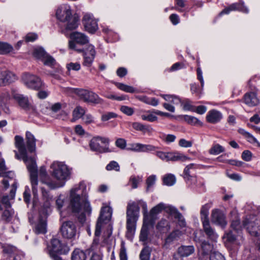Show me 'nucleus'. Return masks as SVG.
<instances>
[{
	"label": "nucleus",
	"instance_id": "e2e57ef3",
	"mask_svg": "<svg viewBox=\"0 0 260 260\" xmlns=\"http://www.w3.org/2000/svg\"><path fill=\"white\" fill-rule=\"evenodd\" d=\"M141 118L143 120H147L150 122H153L157 119V117L153 114H149L148 115H142Z\"/></svg>",
	"mask_w": 260,
	"mask_h": 260
},
{
	"label": "nucleus",
	"instance_id": "cd10ccee",
	"mask_svg": "<svg viewBox=\"0 0 260 260\" xmlns=\"http://www.w3.org/2000/svg\"><path fill=\"white\" fill-rule=\"evenodd\" d=\"M37 234H45L47 232V221L46 217H40L35 228Z\"/></svg>",
	"mask_w": 260,
	"mask_h": 260
},
{
	"label": "nucleus",
	"instance_id": "4d7b16f0",
	"mask_svg": "<svg viewBox=\"0 0 260 260\" xmlns=\"http://www.w3.org/2000/svg\"><path fill=\"white\" fill-rule=\"evenodd\" d=\"M194 164H190L187 165L184 170V178L185 179L189 180L191 176L190 175V170L195 168Z\"/></svg>",
	"mask_w": 260,
	"mask_h": 260
},
{
	"label": "nucleus",
	"instance_id": "4be33fe9",
	"mask_svg": "<svg viewBox=\"0 0 260 260\" xmlns=\"http://www.w3.org/2000/svg\"><path fill=\"white\" fill-rule=\"evenodd\" d=\"M156 147L152 145H146L141 143H136L132 145L131 148H127L128 150L137 152H148L155 151Z\"/></svg>",
	"mask_w": 260,
	"mask_h": 260
},
{
	"label": "nucleus",
	"instance_id": "13d9d810",
	"mask_svg": "<svg viewBox=\"0 0 260 260\" xmlns=\"http://www.w3.org/2000/svg\"><path fill=\"white\" fill-rule=\"evenodd\" d=\"M94 56L88 55L87 54V52H84V60L83 64L84 66L89 67L91 64V63L94 59Z\"/></svg>",
	"mask_w": 260,
	"mask_h": 260
},
{
	"label": "nucleus",
	"instance_id": "4c0bfd02",
	"mask_svg": "<svg viewBox=\"0 0 260 260\" xmlns=\"http://www.w3.org/2000/svg\"><path fill=\"white\" fill-rule=\"evenodd\" d=\"M115 84L117 88L125 92L128 93H134L136 91V90L131 86L118 82H116Z\"/></svg>",
	"mask_w": 260,
	"mask_h": 260
},
{
	"label": "nucleus",
	"instance_id": "0e129e2a",
	"mask_svg": "<svg viewBox=\"0 0 260 260\" xmlns=\"http://www.w3.org/2000/svg\"><path fill=\"white\" fill-rule=\"evenodd\" d=\"M117 115L113 112H108L102 116L101 119L103 121H108L109 119L116 117Z\"/></svg>",
	"mask_w": 260,
	"mask_h": 260
},
{
	"label": "nucleus",
	"instance_id": "58836bf2",
	"mask_svg": "<svg viewBox=\"0 0 260 260\" xmlns=\"http://www.w3.org/2000/svg\"><path fill=\"white\" fill-rule=\"evenodd\" d=\"M151 249L148 246L145 247L140 254V260H150Z\"/></svg>",
	"mask_w": 260,
	"mask_h": 260
},
{
	"label": "nucleus",
	"instance_id": "2f4dec72",
	"mask_svg": "<svg viewBox=\"0 0 260 260\" xmlns=\"http://www.w3.org/2000/svg\"><path fill=\"white\" fill-rule=\"evenodd\" d=\"M85 110L81 106H77L73 111V118L71 119L72 122H75L80 118H82L85 114Z\"/></svg>",
	"mask_w": 260,
	"mask_h": 260
},
{
	"label": "nucleus",
	"instance_id": "a18cd8bd",
	"mask_svg": "<svg viewBox=\"0 0 260 260\" xmlns=\"http://www.w3.org/2000/svg\"><path fill=\"white\" fill-rule=\"evenodd\" d=\"M149 225H144L143 223L139 237L140 241L144 242L147 240L148 233V226Z\"/></svg>",
	"mask_w": 260,
	"mask_h": 260
},
{
	"label": "nucleus",
	"instance_id": "37998d69",
	"mask_svg": "<svg viewBox=\"0 0 260 260\" xmlns=\"http://www.w3.org/2000/svg\"><path fill=\"white\" fill-rule=\"evenodd\" d=\"M46 54H47L46 52L42 48H35L33 52L34 56L38 59H40L41 60L44 58Z\"/></svg>",
	"mask_w": 260,
	"mask_h": 260
},
{
	"label": "nucleus",
	"instance_id": "c756f323",
	"mask_svg": "<svg viewBox=\"0 0 260 260\" xmlns=\"http://www.w3.org/2000/svg\"><path fill=\"white\" fill-rule=\"evenodd\" d=\"M78 17L75 15H71L66 21L67 25L66 28L68 30H73L76 29L78 26Z\"/></svg>",
	"mask_w": 260,
	"mask_h": 260
},
{
	"label": "nucleus",
	"instance_id": "423d86ee",
	"mask_svg": "<svg viewBox=\"0 0 260 260\" xmlns=\"http://www.w3.org/2000/svg\"><path fill=\"white\" fill-rule=\"evenodd\" d=\"M110 139L107 137L96 136L90 141L89 146L91 151L99 153L111 152L109 147Z\"/></svg>",
	"mask_w": 260,
	"mask_h": 260
},
{
	"label": "nucleus",
	"instance_id": "9b49d317",
	"mask_svg": "<svg viewBox=\"0 0 260 260\" xmlns=\"http://www.w3.org/2000/svg\"><path fill=\"white\" fill-rule=\"evenodd\" d=\"M51 243V246L48 248V253L51 257L53 255H57V254H66L69 251V247L58 239H52Z\"/></svg>",
	"mask_w": 260,
	"mask_h": 260
},
{
	"label": "nucleus",
	"instance_id": "f704fd0d",
	"mask_svg": "<svg viewBox=\"0 0 260 260\" xmlns=\"http://www.w3.org/2000/svg\"><path fill=\"white\" fill-rule=\"evenodd\" d=\"M209 208L210 207L208 204H205L202 207L200 213L202 223H204L205 221H209L208 219Z\"/></svg>",
	"mask_w": 260,
	"mask_h": 260
},
{
	"label": "nucleus",
	"instance_id": "c9c22d12",
	"mask_svg": "<svg viewBox=\"0 0 260 260\" xmlns=\"http://www.w3.org/2000/svg\"><path fill=\"white\" fill-rule=\"evenodd\" d=\"M85 253L82 250L77 249L72 253V260H86Z\"/></svg>",
	"mask_w": 260,
	"mask_h": 260
},
{
	"label": "nucleus",
	"instance_id": "5701e85b",
	"mask_svg": "<svg viewBox=\"0 0 260 260\" xmlns=\"http://www.w3.org/2000/svg\"><path fill=\"white\" fill-rule=\"evenodd\" d=\"M202 224L203 230L208 238L213 241H216L218 238V235L215 232L214 230L211 226L210 222L205 221L204 223H202Z\"/></svg>",
	"mask_w": 260,
	"mask_h": 260
},
{
	"label": "nucleus",
	"instance_id": "864d4df0",
	"mask_svg": "<svg viewBox=\"0 0 260 260\" xmlns=\"http://www.w3.org/2000/svg\"><path fill=\"white\" fill-rule=\"evenodd\" d=\"M45 65L52 67L55 63V61L51 56L46 54L42 60Z\"/></svg>",
	"mask_w": 260,
	"mask_h": 260
},
{
	"label": "nucleus",
	"instance_id": "79ce46f5",
	"mask_svg": "<svg viewBox=\"0 0 260 260\" xmlns=\"http://www.w3.org/2000/svg\"><path fill=\"white\" fill-rule=\"evenodd\" d=\"M39 176L43 183L46 184L49 187H50V186H52V183L47 182L44 180V179L48 176L46 168L44 167H41L40 168L39 170Z\"/></svg>",
	"mask_w": 260,
	"mask_h": 260
},
{
	"label": "nucleus",
	"instance_id": "20e7f679",
	"mask_svg": "<svg viewBox=\"0 0 260 260\" xmlns=\"http://www.w3.org/2000/svg\"><path fill=\"white\" fill-rule=\"evenodd\" d=\"M111 216V212L108 207H104L101 209L100 216L99 217L95 226V236L96 237L89 248L91 251H97L100 249L99 239L98 237L100 235L103 223L106 221L109 220Z\"/></svg>",
	"mask_w": 260,
	"mask_h": 260
},
{
	"label": "nucleus",
	"instance_id": "8fccbe9b",
	"mask_svg": "<svg viewBox=\"0 0 260 260\" xmlns=\"http://www.w3.org/2000/svg\"><path fill=\"white\" fill-rule=\"evenodd\" d=\"M184 119L190 124L195 125L197 124H201V122L196 117L192 116L184 115Z\"/></svg>",
	"mask_w": 260,
	"mask_h": 260
},
{
	"label": "nucleus",
	"instance_id": "f257e3e1",
	"mask_svg": "<svg viewBox=\"0 0 260 260\" xmlns=\"http://www.w3.org/2000/svg\"><path fill=\"white\" fill-rule=\"evenodd\" d=\"M85 189V186L80 183L71 189L70 206L73 212L90 214L91 207L85 196L83 194V190Z\"/></svg>",
	"mask_w": 260,
	"mask_h": 260
},
{
	"label": "nucleus",
	"instance_id": "9d476101",
	"mask_svg": "<svg viewBox=\"0 0 260 260\" xmlns=\"http://www.w3.org/2000/svg\"><path fill=\"white\" fill-rule=\"evenodd\" d=\"M75 93L85 102L100 104L102 100L95 93L83 89H76Z\"/></svg>",
	"mask_w": 260,
	"mask_h": 260
},
{
	"label": "nucleus",
	"instance_id": "49530a36",
	"mask_svg": "<svg viewBox=\"0 0 260 260\" xmlns=\"http://www.w3.org/2000/svg\"><path fill=\"white\" fill-rule=\"evenodd\" d=\"M240 4H241L235 3V4L231 5L229 7L225 8L223 10H222L220 12V15H222L223 14H228L231 11H235V10L239 11V9H240Z\"/></svg>",
	"mask_w": 260,
	"mask_h": 260
},
{
	"label": "nucleus",
	"instance_id": "f03ea898",
	"mask_svg": "<svg viewBox=\"0 0 260 260\" xmlns=\"http://www.w3.org/2000/svg\"><path fill=\"white\" fill-rule=\"evenodd\" d=\"M138 204L141 206L143 212V221L145 224V219L149 216L147 210V205L146 202L139 201L138 203L130 202L126 208V230L127 236H132L135 233L136 223L139 217L140 208Z\"/></svg>",
	"mask_w": 260,
	"mask_h": 260
},
{
	"label": "nucleus",
	"instance_id": "b1692460",
	"mask_svg": "<svg viewBox=\"0 0 260 260\" xmlns=\"http://www.w3.org/2000/svg\"><path fill=\"white\" fill-rule=\"evenodd\" d=\"M222 118V114L219 111L216 110H210L206 116L207 121L213 124L220 121Z\"/></svg>",
	"mask_w": 260,
	"mask_h": 260
},
{
	"label": "nucleus",
	"instance_id": "72a5a7b5",
	"mask_svg": "<svg viewBox=\"0 0 260 260\" xmlns=\"http://www.w3.org/2000/svg\"><path fill=\"white\" fill-rule=\"evenodd\" d=\"M132 126L135 129L142 132L144 133H150L152 131V128L150 126L144 125L139 122L133 123Z\"/></svg>",
	"mask_w": 260,
	"mask_h": 260
},
{
	"label": "nucleus",
	"instance_id": "393cba45",
	"mask_svg": "<svg viewBox=\"0 0 260 260\" xmlns=\"http://www.w3.org/2000/svg\"><path fill=\"white\" fill-rule=\"evenodd\" d=\"M3 251L6 255L13 256V260H20V257L17 255L18 250L16 247L10 245H6L3 246Z\"/></svg>",
	"mask_w": 260,
	"mask_h": 260
},
{
	"label": "nucleus",
	"instance_id": "1a4fd4ad",
	"mask_svg": "<svg viewBox=\"0 0 260 260\" xmlns=\"http://www.w3.org/2000/svg\"><path fill=\"white\" fill-rule=\"evenodd\" d=\"M22 78L24 84L29 88L39 90L43 85L40 78L33 74L24 73Z\"/></svg>",
	"mask_w": 260,
	"mask_h": 260
},
{
	"label": "nucleus",
	"instance_id": "c03bdc74",
	"mask_svg": "<svg viewBox=\"0 0 260 260\" xmlns=\"http://www.w3.org/2000/svg\"><path fill=\"white\" fill-rule=\"evenodd\" d=\"M164 183L168 186H172L176 182V178L175 176L172 174H168L166 175L163 179Z\"/></svg>",
	"mask_w": 260,
	"mask_h": 260
},
{
	"label": "nucleus",
	"instance_id": "3c124183",
	"mask_svg": "<svg viewBox=\"0 0 260 260\" xmlns=\"http://www.w3.org/2000/svg\"><path fill=\"white\" fill-rule=\"evenodd\" d=\"M106 169L107 171L115 170L119 172L120 171V166L116 161L113 160L107 165Z\"/></svg>",
	"mask_w": 260,
	"mask_h": 260
},
{
	"label": "nucleus",
	"instance_id": "f3484780",
	"mask_svg": "<svg viewBox=\"0 0 260 260\" xmlns=\"http://www.w3.org/2000/svg\"><path fill=\"white\" fill-rule=\"evenodd\" d=\"M194 241L200 247V250L203 255H207L212 252L213 245L208 241L201 239L197 235L194 236Z\"/></svg>",
	"mask_w": 260,
	"mask_h": 260
},
{
	"label": "nucleus",
	"instance_id": "0eeeda50",
	"mask_svg": "<svg viewBox=\"0 0 260 260\" xmlns=\"http://www.w3.org/2000/svg\"><path fill=\"white\" fill-rule=\"evenodd\" d=\"M243 225L252 236H257L260 233V220L254 215L246 217L243 221Z\"/></svg>",
	"mask_w": 260,
	"mask_h": 260
},
{
	"label": "nucleus",
	"instance_id": "39448f33",
	"mask_svg": "<svg viewBox=\"0 0 260 260\" xmlns=\"http://www.w3.org/2000/svg\"><path fill=\"white\" fill-rule=\"evenodd\" d=\"M25 163L27 169L30 174V180L32 187V193L34 196L38 192V168L36 160L33 157H28L26 154V158L24 159L23 156L21 157Z\"/></svg>",
	"mask_w": 260,
	"mask_h": 260
},
{
	"label": "nucleus",
	"instance_id": "603ef678",
	"mask_svg": "<svg viewBox=\"0 0 260 260\" xmlns=\"http://www.w3.org/2000/svg\"><path fill=\"white\" fill-rule=\"evenodd\" d=\"M231 228L235 231L238 232L240 231L242 228L244 227L243 224H240L239 219L231 220Z\"/></svg>",
	"mask_w": 260,
	"mask_h": 260
},
{
	"label": "nucleus",
	"instance_id": "09e8293b",
	"mask_svg": "<svg viewBox=\"0 0 260 260\" xmlns=\"http://www.w3.org/2000/svg\"><path fill=\"white\" fill-rule=\"evenodd\" d=\"M163 210H164L167 213L173 216L174 217L176 216V214L179 215V212L178 210L174 207L170 205L165 204V208H164Z\"/></svg>",
	"mask_w": 260,
	"mask_h": 260
},
{
	"label": "nucleus",
	"instance_id": "a211bd4d",
	"mask_svg": "<svg viewBox=\"0 0 260 260\" xmlns=\"http://www.w3.org/2000/svg\"><path fill=\"white\" fill-rule=\"evenodd\" d=\"M71 10L70 6L62 5L59 7L56 12V16L60 21L65 22L71 15Z\"/></svg>",
	"mask_w": 260,
	"mask_h": 260
},
{
	"label": "nucleus",
	"instance_id": "2eb2a0df",
	"mask_svg": "<svg viewBox=\"0 0 260 260\" xmlns=\"http://www.w3.org/2000/svg\"><path fill=\"white\" fill-rule=\"evenodd\" d=\"M15 146L18 149L20 153V154H18L16 151H14L15 157L18 159H20L21 157L23 156L24 159H25L27 152L24 140L22 137L18 135L15 137Z\"/></svg>",
	"mask_w": 260,
	"mask_h": 260
},
{
	"label": "nucleus",
	"instance_id": "680f3d73",
	"mask_svg": "<svg viewBox=\"0 0 260 260\" xmlns=\"http://www.w3.org/2000/svg\"><path fill=\"white\" fill-rule=\"evenodd\" d=\"M119 258L120 260H127V256L126 248L123 244H122L120 249Z\"/></svg>",
	"mask_w": 260,
	"mask_h": 260
},
{
	"label": "nucleus",
	"instance_id": "4468645a",
	"mask_svg": "<svg viewBox=\"0 0 260 260\" xmlns=\"http://www.w3.org/2000/svg\"><path fill=\"white\" fill-rule=\"evenodd\" d=\"M82 23L85 29L90 33H93L98 29L97 22L91 14H85L83 17Z\"/></svg>",
	"mask_w": 260,
	"mask_h": 260
},
{
	"label": "nucleus",
	"instance_id": "c85d7f7f",
	"mask_svg": "<svg viewBox=\"0 0 260 260\" xmlns=\"http://www.w3.org/2000/svg\"><path fill=\"white\" fill-rule=\"evenodd\" d=\"M26 139L27 147L28 150L32 152L36 149V139L30 132H27L26 133Z\"/></svg>",
	"mask_w": 260,
	"mask_h": 260
},
{
	"label": "nucleus",
	"instance_id": "7c9ffc66",
	"mask_svg": "<svg viewBox=\"0 0 260 260\" xmlns=\"http://www.w3.org/2000/svg\"><path fill=\"white\" fill-rule=\"evenodd\" d=\"M189 159L190 158L189 157L179 152H170L169 161H176L181 160L183 161Z\"/></svg>",
	"mask_w": 260,
	"mask_h": 260
},
{
	"label": "nucleus",
	"instance_id": "7ed1b4c3",
	"mask_svg": "<svg viewBox=\"0 0 260 260\" xmlns=\"http://www.w3.org/2000/svg\"><path fill=\"white\" fill-rule=\"evenodd\" d=\"M51 175L58 182L52 183L51 189L60 187L64 186L66 181L70 179L71 170L63 162L61 161H54L50 166Z\"/></svg>",
	"mask_w": 260,
	"mask_h": 260
},
{
	"label": "nucleus",
	"instance_id": "ea45409f",
	"mask_svg": "<svg viewBox=\"0 0 260 260\" xmlns=\"http://www.w3.org/2000/svg\"><path fill=\"white\" fill-rule=\"evenodd\" d=\"M224 148L221 145L216 144L213 145L209 150V153L212 155H218L224 151Z\"/></svg>",
	"mask_w": 260,
	"mask_h": 260
},
{
	"label": "nucleus",
	"instance_id": "aec40b11",
	"mask_svg": "<svg viewBox=\"0 0 260 260\" xmlns=\"http://www.w3.org/2000/svg\"><path fill=\"white\" fill-rule=\"evenodd\" d=\"M16 189V183L14 182V183L12 184L11 189L10 191L9 195H4L2 196L1 199V202L4 205L5 208H11L10 201L14 199L15 196Z\"/></svg>",
	"mask_w": 260,
	"mask_h": 260
},
{
	"label": "nucleus",
	"instance_id": "338daca9",
	"mask_svg": "<svg viewBox=\"0 0 260 260\" xmlns=\"http://www.w3.org/2000/svg\"><path fill=\"white\" fill-rule=\"evenodd\" d=\"M252 153L249 150H245L242 153V158L243 160L249 161L252 158Z\"/></svg>",
	"mask_w": 260,
	"mask_h": 260
},
{
	"label": "nucleus",
	"instance_id": "5fc2aeb1",
	"mask_svg": "<svg viewBox=\"0 0 260 260\" xmlns=\"http://www.w3.org/2000/svg\"><path fill=\"white\" fill-rule=\"evenodd\" d=\"M115 145L120 149L124 150L126 148V141L124 139L118 138L115 142Z\"/></svg>",
	"mask_w": 260,
	"mask_h": 260
},
{
	"label": "nucleus",
	"instance_id": "6e6552de",
	"mask_svg": "<svg viewBox=\"0 0 260 260\" xmlns=\"http://www.w3.org/2000/svg\"><path fill=\"white\" fill-rule=\"evenodd\" d=\"M70 38L71 40L69 42V48L76 50L78 52H81L82 50L77 49L76 44L83 45L87 44L89 41L87 36L84 34L78 31H74L71 33Z\"/></svg>",
	"mask_w": 260,
	"mask_h": 260
},
{
	"label": "nucleus",
	"instance_id": "ddd939ff",
	"mask_svg": "<svg viewBox=\"0 0 260 260\" xmlns=\"http://www.w3.org/2000/svg\"><path fill=\"white\" fill-rule=\"evenodd\" d=\"M165 208V204L161 203L152 208L145 219V225H153L157 218V215L160 213Z\"/></svg>",
	"mask_w": 260,
	"mask_h": 260
},
{
	"label": "nucleus",
	"instance_id": "6ab92c4d",
	"mask_svg": "<svg viewBox=\"0 0 260 260\" xmlns=\"http://www.w3.org/2000/svg\"><path fill=\"white\" fill-rule=\"evenodd\" d=\"M211 221L213 223L222 227H224L227 224L224 214L218 209L212 210Z\"/></svg>",
	"mask_w": 260,
	"mask_h": 260
},
{
	"label": "nucleus",
	"instance_id": "f8f14e48",
	"mask_svg": "<svg viewBox=\"0 0 260 260\" xmlns=\"http://www.w3.org/2000/svg\"><path fill=\"white\" fill-rule=\"evenodd\" d=\"M60 230L62 236L68 239L74 237L76 233V226L71 221L63 222Z\"/></svg>",
	"mask_w": 260,
	"mask_h": 260
},
{
	"label": "nucleus",
	"instance_id": "dca6fc26",
	"mask_svg": "<svg viewBox=\"0 0 260 260\" xmlns=\"http://www.w3.org/2000/svg\"><path fill=\"white\" fill-rule=\"evenodd\" d=\"M12 96L22 109L25 110H34L35 109L34 107L29 103L26 96L17 93L15 90H12Z\"/></svg>",
	"mask_w": 260,
	"mask_h": 260
},
{
	"label": "nucleus",
	"instance_id": "052dcab7",
	"mask_svg": "<svg viewBox=\"0 0 260 260\" xmlns=\"http://www.w3.org/2000/svg\"><path fill=\"white\" fill-rule=\"evenodd\" d=\"M120 111L128 116L132 115L134 112L133 108L126 106H122L120 107Z\"/></svg>",
	"mask_w": 260,
	"mask_h": 260
},
{
	"label": "nucleus",
	"instance_id": "774afa93",
	"mask_svg": "<svg viewBox=\"0 0 260 260\" xmlns=\"http://www.w3.org/2000/svg\"><path fill=\"white\" fill-rule=\"evenodd\" d=\"M38 38L37 35L35 33H28L25 37L26 42H33Z\"/></svg>",
	"mask_w": 260,
	"mask_h": 260
},
{
	"label": "nucleus",
	"instance_id": "412c9836",
	"mask_svg": "<svg viewBox=\"0 0 260 260\" xmlns=\"http://www.w3.org/2000/svg\"><path fill=\"white\" fill-rule=\"evenodd\" d=\"M16 76L9 71H0V86H5L16 80Z\"/></svg>",
	"mask_w": 260,
	"mask_h": 260
},
{
	"label": "nucleus",
	"instance_id": "473e14b6",
	"mask_svg": "<svg viewBox=\"0 0 260 260\" xmlns=\"http://www.w3.org/2000/svg\"><path fill=\"white\" fill-rule=\"evenodd\" d=\"M180 232L179 231H175L172 232L166 239L164 246L168 248L171 243L177 238L180 235Z\"/></svg>",
	"mask_w": 260,
	"mask_h": 260
},
{
	"label": "nucleus",
	"instance_id": "6e6d98bb",
	"mask_svg": "<svg viewBox=\"0 0 260 260\" xmlns=\"http://www.w3.org/2000/svg\"><path fill=\"white\" fill-rule=\"evenodd\" d=\"M170 152H165L161 151H157L155 155L160 159L164 161H169Z\"/></svg>",
	"mask_w": 260,
	"mask_h": 260
},
{
	"label": "nucleus",
	"instance_id": "a878e982",
	"mask_svg": "<svg viewBox=\"0 0 260 260\" xmlns=\"http://www.w3.org/2000/svg\"><path fill=\"white\" fill-rule=\"evenodd\" d=\"M244 102L249 106L253 107L259 104V100L254 92L247 93L244 96Z\"/></svg>",
	"mask_w": 260,
	"mask_h": 260
},
{
	"label": "nucleus",
	"instance_id": "de8ad7c7",
	"mask_svg": "<svg viewBox=\"0 0 260 260\" xmlns=\"http://www.w3.org/2000/svg\"><path fill=\"white\" fill-rule=\"evenodd\" d=\"M13 214L14 211L11 208H5L2 215V218L6 221H9L11 219Z\"/></svg>",
	"mask_w": 260,
	"mask_h": 260
},
{
	"label": "nucleus",
	"instance_id": "69168bd1",
	"mask_svg": "<svg viewBox=\"0 0 260 260\" xmlns=\"http://www.w3.org/2000/svg\"><path fill=\"white\" fill-rule=\"evenodd\" d=\"M169 222L166 219H161L157 224V228L160 231L163 230L164 229L166 228L168 229Z\"/></svg>",
	"mask_w": 260,
	"mask_h": 260
},
{
	"label": "nucleus",
	"instance_id": "e433bc0d",
	"mask_svg": "<svg viewBox=\"0 0 260 260\" xmlns=\"http://www.w3.org/2000/svg\"><path fill=\"white\" fill-rule=\"evenodd\" d=\"M161 96L171 104L177 105L181 103L180 99L178 97L173 95L162 94L161 95Z\"/></svg>",
	"mask_w": 260,
	"mask_h": 260
},
{
	"label": "nucleus",
	"instance_id": "a19ab883",
	"mask_svg": "<svg viewBox=\"0 0 260 260\" xmlns=\"http://www.w3.org/2000/svg\"><path fill=\"white\" fill-rule=\"evenodd\" d=\"M13 50V47L8 43L0 42V54H6Z\"/></svg>",
	"mask_w": 260,
	"mask_h": 260
},
{
	"label": "nucleus",
	"instance_id": "bf43d9fd",
	"mask_svg": "<svg viewBox=\"0 0 260 260\" xmlns=\"http://www.w3.org/2000/svg\"><path fill=\"white\" fill-rule=\"evenodd\" d=\"M210 260H225V258L220 253L213 251L210 254Z\"/></svg>",
	"mask_w": 260,
	"mask_h": 260
},
{
	"label": "nucleus",
	"instance_id": "bb28decb",
	"mask_svg": "<svg viewBox=\"0 0 260 260\" xmlns=\"http://www.w3.org/2000/svg\"><path fill=\"white\" fill-rule=\"evenodd\" d=\"M177 250L184 257L190 256L195 251L194 247L192 245H181Z\"/></svg>",
	"mask_w": 260,
	"mask_h": 260
}]
</instances>
